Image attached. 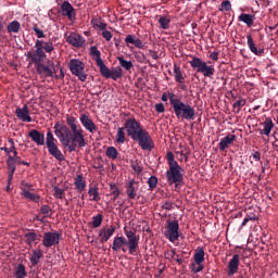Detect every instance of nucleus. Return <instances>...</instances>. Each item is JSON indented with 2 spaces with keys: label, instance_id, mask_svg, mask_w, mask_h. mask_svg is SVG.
Here are the masks:
<instances>
[{
  "label": "nucleus",
  "instance_id": "obj_1",
  "mask_svg": "<svg viewBox=\"0 0 278 278\" xmlns=\"http://www.w3.org/2000/svg\"><path fill=\"white\" fill-rule=\"evenodd\" d=\"M66 125H60V122L54 124V134L59 138L61 144L68 149L70 153L76 151L77 147L84 149L86 147V131L81 126L77 125V117L73 115H65Z\"/></svg>",
  "mask_w": 278,
  "mask_h": 278
},
{
  "label": "nucleus",
  "instance_id": "obj_2",
  "mask_svg": "<svg viewBox=\"0 0 278 278\" xmlns=\"http://www.w3.org/2000/svg\"><path fill=\"white\" fill-rule=\"evenodd\" d=\"M124 233L126 236H115L113 239L112 251L118 253H129V255H136L138 253V247L140 244V235H137L135 230L124 228Z\"/></svg>",
  "mask_w": 278,
  "mask_h": 278
},
{
  "label": "nucleus",
  "instance_id": "obj_3",
  "mask_svg": "<svg viewBox=\"0 0 278 278\" xmlns=\"http://www.w3.org/2000/svg\"><path fill=\"white\" fill-rule=\"evenodd\" d=\"M89 51L92 60H94L97 66L100 68V75H102V77L105 79H113V81H118V79L123 77V68L115 67L110 70L105 66V62L101 59V51H99L97 46L90 47Z\"/></svg>",
  "mask_w": 278,
  "mask_h": 278
},
{
  "label": "nucleus",
  "instance_id": "obj_4",
  "mask_svg": "<svg viewBox=\"0 0 278 278\" xmlns=\"http://www.w3.org/2000/svg\"><path fill=\"white\" fill-rule=\"evenodd\" d=\"M169 103L174 110L176 118H182L185 121H194L195 111L189 103H184L181 99L176 98L175 93L168 92L167 94Z\"/></svg>",
  "mask_w": 278,
  "mask_h": 278
},
{
  "label": "nucleus",
  "instance_id": "obj_5",
  "mask_svg": "<svg viewBox=\"0 0 278 278\" xmlns=\"http://www.w3.org/2000/svg\"><path fill=\"white\" fill-rule=\"evenodd\" d=\"M166 160L169 167L166 172L168 184H176V186L181 184V181H184V168H181L179 163L175 161V154H173V152H167Z\"/></svg>",
  "mask_w": 278,
  "mask_h": 278
},
{
  "label": "nucleus",
  "instance_id": "obj_6",
  "mask_svg": "<svg viewBox=\"0 0 278 278\" xmlns=\"http://www.w3.org/2000/svg\"><path fill=\"white\" fill-rule=\"evenodd\" d=\"M28 60H30V64H35L37 74L40 75V77L47 78L55 75L53 61H48V64L45 65L42 61L47 60L46 58L28 56Z\"/></svg>",
  "mask_w": 278,
  "mask_h": 278
},
{
  "label": "nucleus",
  "instance_id": "obj_7",
  "mask_svg": "<svg viewBox=\"0 0 278 278\" xmlns=\"http://www.w3.org/2000/svg\"><path fill=\"white\" fill-rule=\"evenodd\" d=\"M189 64L191 68H193V71H195L197 73H201L203 77H208L210 79H212V77H214V74L216 73L214 65H208L212 64V62H205L199 56H192V60L189 61Z\"/></svg>",
  "mask_w": 278,
  "mask_h": 278
},
{
  "label": "nucleus",
  "instance_id": "obj_8",
  "mask_svg": "<svg viewBox=\"0 0 278 278\" xmlns=\"http://www.w3.org/2000/svg\"><path fill=\"white\" fill-rule=\"evenodd\" d=\"M46 147L48 149V153L52 155L54 160H58V162H64V154L58 147V139H55L51 129H48L46 135Z\"/></svg>",
  "mask_w": 278,
  "mask_h": 278
},
{
  "label": "nucleus",
  "instance_id": "obj_9",
  "mask_svg": "<svg viewBox=\"0 0 278 278\" xmlns=\"http://www.w3.org/2000/svg\"><path fill=\"white\" fill-rule=\"evenodd\" d=\"M35 52L29 51L26 58H46L47 53H53L54 47L52 41L37 39L35 42Z\"/></svg>",
  "mask_w": 278,
  "mask_h": 278
},
{
  "label": "nucleus",
  "instance_id": "obj_10",
  "mask_svg": "<svg viewBox=\"0 0 278 278\" xmlns=\"http://www.w3.org/2000/svg\"><path fill=\"white\" fill-rule=\"evenodd\" d=\"M132 140H136L142 151H152L155 148V142H153V138L146 129L140 130L138 135H136Z\"/></svg>",
  "mask_w": 278,
  "mask_h": 278
},
{
  "label": "nucleus",
  "instance_id": "obj_11",
  "mask_svg": "<svg viewBox=\"0 0 278 278\" xmlns=\"http://www.w3.org/2000/svg\"><path fill=\"white\" fill-rule=\"evenodd\" d=\"M68 68L72 75L78 77L80 81H86L88 79V74H86V64L78 59H72L68 63Z\"/></svg>",
  "mask_w": 278,
  "mask_h": 278
},
{
  "label": "nucleus",
  "instance_id": "obj_12",
  "mask_svg": "<svg viewBox=\"0 0 278 278\" xmlns=\"http://www.w3.org/2000/svg\"><path fill=\"white\" fill-rule=\"evenodd\" d=\"M124 128L126 129L128 136L134 139L140 131L143 130L142 125L140 122L136 121V117L130 116L124 123Z\"/></svg>",
  "mask_w": 278,
  "mask_h": 278
},
{
  "label": "nucleus",
  "instance_id": "obj_13",
  "mask_svg": "<svg viewBox=\"0 0 278 278\" xmlns=\"http://www.w3.org/2000/svg\"><path fill=\"white\" fill-rule=\"evenodd\" d=\"M164 236L165 238H167V240H169V242H173V244H175V242L179 240V222H169L166 226Z\"/></svg>",
  "mask_w": 278,
  "mask_h": 278
},
{
  "label": "nucleus",
  "instance_id": "obj_14",
  "mask_svg": "<svg viewBox=\"0 0 278 278\" xmlns=\"http://www.w3.org/2000/svg\"><path fill=\"white\" fill-rule=\"evenodd\" d=\"M60 238H62V233L59 231L45 232L42 237V244L46 249L58 247V244H60Z\"/></svg>",
  "mask_w": 278,
  "mask_h": 278
},
{
  "label": "nucleus",
  "instance_id": "obj_15",
  "mask_svg": "<svg viewBox=\"0 0 278 278\" xmlns=\"http://www.w3.org/2000/svg\"><path fill=\"white\" fill-rule=\"evenodd\" d=\"M66 42H68V45H72V47H76L77 49H79V47H84V45H86V39L77 33H70L66 38Z\"/></svg>",
  "mask_w": 278,
  "mask_h": 278
},
{
  "label": "nucleus",
  "instance_id": "obj_16",
  "mask_svg": "<svg viewBox=\"0 0 278 278\" xmlns=\"http://www.w3.org/2000/svg\"><path fill=\"white\" fill-rule=\"evenodd\" d=\"M79 121L83 125V127L89 131V134H94L97 130V124L90 118V115L81 114L79 117Z\"/></svg>",
  "mask_w": 278,
  "mask_h": 278
},
{
  "label": "nucleus",
  "instance_id": "obj_17",
  "mask_svg": "<svg viewBox=\"0 0 278 278\" xmlns=\"http://www.w3.org/2000/svg\"><path fill=\"white\" fill-rule=\"evenodd\" d=\"M140 188V184L134 179L129 180L126 185V194L128 199H136L138 197V189Z\"/></svg>",
  "mask_w": 278,
  "mask_h": 278
},
{
  "label": "nucleus",
  "instance_id": "obj_18",
  "mask_svg": "<svg viewBox=\"0 0 278 278\" xmlns=\"http://www.w3.org/2000/svg\"><path fill=\"white\" fill-rule=\"evenodd\" d=\"M261 128L258 131L261 136H270V132L273 129H275V123L273 122V118L266 117L264 122L260 123Z\"/></svg>",
  "mask_w": 278,
  "mask_h": 278
},
{
  "label": "nucleus",
  "instance_id": "obj_19",
  "mask_svg": "<svg viewBox=\"0 0 278 278\" xmlns=\"http://www.w3.org/2000/svg\"><path fill=\"white\" fill-rule=\"evenodd\" d=\"M15 114L20 121L23 123H31V116L29 115V106L27 104H24V106L17 108L15 110Z\"/></svg>",
  "mask_w": 278,
  "mask_h": 278
},
{
  "label": "nucleus",
  "instance_id": "obj_20",
  "mask_svg": "<svg viewBox=\"0 0 278 278\" xmlns=\"http://www.w3.org/2000/svg\"><path fill=\"white\" fill-rule=\"evenodd\" d=\"M240 268V255L235 254L228 263V277H233Z\"/></svg>",
  "mask_w": 278,
  "mask_h": 278
},
{
  "label": "nucleus",
  "instance_id": "obj_21",
  "mask_svg": "<svg viewBox=\"0 0 278 278\" xmlns=\"http://www.w3.org/2000/svg\"><path fill=\"white\" fill-rule=\"evenodd\" d=\"M115 232H116V227H114V226L100 229V231H99L100 242L102 244L104 242H108V240H110V238L113 237Z\"/></svg>",
  "mask_w": 278,
  "mask_h": 278
},
{
  "label": "nucleus",
  "instance_id": "obj_22",
  "mask_svg": "<svg viewBox=\"0 0 278 278\" xmlns=\"http://www.w3.org/2000/svg\"><path fill=\"white\" fill-rule=\"evenodd\" d=\"M0 151H3L7 153L8 157L10 155H18V151L16 150V144L14 143V139L8 138L7 142L4 143V147L0 148Z\"/></svg>",
  "mask_w": 278,
  "mask_h": 278
},
{
  "label": "nucleus",
  "instance_id": "obj_23",
  "mask_svg": "<svg viewBox=\"0 0 278 278\" xmlns=\"http://www.w3.org/2000/svg\"><path fill=\"white\" fill-rule=\"evenodd\" d=\"M61 14L62 16H67L70 21H73V18H75V9L71 4V2H63V4L61 5Z\"/></svg>",
  "mask_w": 278,
  "mask_h": 278
},
{
  "label": "nucleus",
  "instance_id": "obj_24",
  "mask_svg": "<svg viewBox=\"0 0 278 278\" xmlns=\"http://www.w3.org/2000/svg\"><path fill=\"white\" fill-rule=\"evenodd\" d=\"M28 136L31 138L35 144H38V147H42V144H45V134L38 131L37 129L30 130Z\"/></svg>",
  "mask_w": 278,
  "mask_h": 278
},
{
  "label": "nucleus",
  "instance_id": "obj_25",
  "mask_svg": "<svg viewBox=\"0 0 278 278\" xmlns=\"http://www.w3.org/2000/svg\"><path fill=\"white\" fill-rule=\"evenodd\" d=\"M233 142H236V135H227L222 138L218 144L219 151H225V149H228L229 144H233Z\"/></svg>",
  "mask_w": 278,
  "mask_h": 278
},
{
  "label": "nucleus",
  "instance_id": "obj_26",
  "mask_svg": "<svg viewBox=\"0 0 278 278\" xmlns=\"http://www.w3.org/2000/svg\"><path fill=\"white\" fill-rule=\"evenodd\" d=\"M247 40H248V47L250 51L254 53V55H264V49L262 48L257 49V47L255 46V41H253V36L251 34L247 36Z\"/></svg>",
  "mask_w": 278,
  "mask_h": 278
},
{
  "label": "nucleus",
  "instance_id": "obj_27",
  "mask_svg": "<svg viewBox=\"0 0 278 278\" xmlns=\"http://www.w3.org/2000/svg\"><path fill=\"white\" fill-rule=\"evenodd\" d=\"M126 45H134L137 49H144V43L140 40V38H136L134 35H128L125 38Z\"/></svg>",
  "mask_w": 278,
  "mask_h": 278
},
{
  "label": "nucleus",
  "instance_id": "obj_28",
  "mask_svg": "<svg viewBox=\"0 0 278 278\" xmlns=\"http://www.w3.org/2000/svg\"><path fill=\"white\" fill-rule=\"evenodd\" d=\"M26 238V243L28 244V247H31V244H38V242H40V238H42V236H40L39 233L36 232H27L25 235Z\"/></svg>",
  "mask_w": 278,
  "mask_h": 278
},
{
  "label": "nucleus",
  "instance_id": "obj_29",
  "mask_svg": "<svg viewBox=\"0 0 278 278\" xmlns=\"http://www.w3.org/2000/svg\"><path fill=\"white\" fill-rule=\"evenodd\" d=\"M193 260H194L195 264H198V265L203 264V262H205V250H203V248H201V247H198L195 249Z\"/></svg>",
  "mask_w": 278,
  "mask_h": 278
},
{
  "label": "nucleus",
  "instance_id": "obj_30",
  "mask_svg": "<svg viewBox=\"0 0 278 278\" xmlns=\"http://www.w3.org/2000/svg\"><path fill=\"white\" fill-rule=\"evenodd\" d=\"M91 25L93 29H100V31L108 28V24L103 22V18H101V16L91 18Z\"/></svg>",
  "mask_w": 278,
  "mask_h": 278
},
{
  "label": "nucleus",
  "instance_id": "obj_31",
  "mask_svg": "<svg viewBox=\"0 0 278 278\" xmlns=\"http://www.w3.org/2000/svg\"><path fill=\"white\" fill-rule=\"evenodd\" d=\"M239 21H241V23H245L248 27H253V23H255V15L242 13L239 15Z\"/></svg>",
  "mask_w": 278,
  "mask_h": 278
},
{
  "label": "nucleus",
  "instance_id": "obj_32",
  "mask_svg": "<svg viewBox=\"0 0 278 278\" xmlns=\"http://www.w3.org/2000/svg\"><path fill=\"white\" fill-rule=\"evenodd\" d=\"M74 185L78 192H84V190H86V179H84V175H77Z\"/></svg>",
  "mask_w": 278,
  "mask_h": 278
},
{
  "label": "nucleus",
  "instance_id": "obj_33",
  "mask_svg": "<svg viewBox=\"0 0 278 278\" xmlns=\"http://www.w3.org/2000/svg\"><path fill=\"white\" fill-rule=\"evenodd\" d=\"M244 105H247V99L239 97L238 100L232 104V111L235 114H240Z\"/></svg>",
  "mask_w": 278,
  "mask_h": 278
},
{
  "label": "nucleus",
  "instance_id": "obj_34",
  "mask_svg": "<svg viewBox=\"0 0 278 278\" xmlns=\"http://www.w3.org/2000/svg\"><path fill=\"white\" fill-rule=\"evenodd\" d=\"M174 77H175V81H177V84H184L185 81V77H184V73L181 72V67L179 65H177V63L174 64Z\"/></svg>",
  "mask_w": 278,
  "mask_h": 278
},
{
  "label": "nucleus",
  "instance_id": "obj_35",
  "mask_svg": "<svg viewBox=\"0 0 278 278\" xmlns=\"http://www.w3.org/2000/svg\"><path fill=\"white\" fill-rule=\"evenodd\" d=\"M16 164H23L21 156H18V154H13V156L9 155V157L7 159V166H13L16 169Z\"/></svg>",
  "mask_w": 278,
  "mask_h": 278
},
{
  "label": "nucleus",
  "instance_id": "obj_36",
  "mask_svg": "<svg viewBox=\"0 0 278 278\" xmlns=\"http://www.w3.org/2000/svg\"><path fill=\"white\" fill-rule=\"evenodd\" d=\"M7 31L9 34H18V31H21V23L18 21H13L9 23Z\"/></svg>",
  "mask_w": 278,
  "mask_h": 278
},
{
  "label": "nucleus",
  "instance_id": "obj_37",
  "mask_svg": "<svg viewBox=\"0 0 278 278\" xmlns=\"http://www.w3.org/2000/svg\"><path fill=\"white\" fill-rule=\"evenodd\" d=\"M41 258H42V250H35L33 251V255L30 257V264H33V266H38Z\"/></svg>",
  "mask_w": 278,
  "mask_h": 278
},
{
  "label": "nucleus",
  "instance_id": "obj_38",
  "mask_svg": "<svg viewBox=\"0 0 278 278\" xmlns=\"http://www.w3.org/2000/svg\"><path fill=\"white\" fill-rule=\"evenodd\" d=\"M24 199H28V201H33L34 203H40V195L31 193L30 191H25V193H21Z\"/></svg>",
  "mask_w": 278,
  "mask_h": 278
},
{
  "label": "nucleus",
  "instance_id": "obj_39",
  "mask_svg": "<svg viewBox=\"0 0 278 278\" xmlns=\"http://www.w3.org/2000/svg\"><path fill=\"white\" fill-rule=\"evenodd\" d=\"M117 60L119 62V66L125 68V71H131V68H134V63L131 61H127L123 56H118Z\"/></svg>",
  "mask_w": 278,
  "mask_h": 278
},
{
  "label": "nucleus",
  "instance_id": "obj_40",
  "mask_svg": "<svg viewBox=\"0 0 278 278\" xmlns=\"http://www.w3.org/2000/svg\"><path fill=\"white\" fill-rule=\"evenodd\" d=\"M88 194H89V197H92L91 201H96V202L101 201V197L99 195L98 187H90Z\"/></svg>",
  "mask_w": 278,
  "mask_h": 278
},
{
  "label": "nucleus",
  "instance_id": "obj_41",
  "mask_svg": "<svg viewBox=\"0 0 278 278\" xmlns=\"http://www.w3.org/2000/svg\"><path fill=\"white\" fill-rule=\"evenodd\" d=\"M15 277L16 278H26L27 271L25 270V265L20 264L15 269Z\"/></svg>",
  "mask_w": 278,
  "mask_h": 278
},
{
  "label": "nucleus",
  "instance_id": "obj_42",
  "mask_svg": "<svg viewBox=\"0 0 278 278\" xmlns=\"http://www.w3.org/2000/svg\"><path fill=\"white\" fill-rule=\"evenodd\" d=\"M159 24L161 25L162 29H168L170 27V17H168V16H161L159 18Z\"/></svg>",
  "mask_w": 278,
  "mask_h": 278
},
{
  "label": "nucleus",
  "instance_id": "obj_43",
  "mask_svg": "<svg viewBox=\"0 0 278 278\" xmlns=\"http://www.w3.org/2000/svg\"><path fill=\"white\" fill-rule=\"evenodd\" d=\"M116 142H118V144H125V127L117 129Z\"/></svg>",
  "mask_w": 278,
  "mask_h": 278
},
{
  "label": "nucleus",
  "instance_id": "obj_44",
  "mask_svg": "<svg viewBox=\"0 0 278 278\" xmlns=\"http://www.w3.org/2000/svg\"><path fill=\"white\" fill-rule=\"evenodd\" d=\"M102 223H103V215L102 214H98V215L92 217L91 225H92L93 229H97V228L101 227Z\"/></svg>",
  "mask_w": 278,
  "mask_h": 278
},
{
  "label": "nucleus",
  "instance_id": "obj_45",
  "mask_svg": "<svg viewBox=\"0 0 278 278\" xmlns=\"http://www.w3.org/2000/svg\"><path fill=\"white\" fill-rule=\"evenodd\" d=\"M106 156L110 157V160H116V157H118V150H116V148L114 147H109L106 148Z\"/></svg>",
  "mask_w": 278,
  "mask_h": 278
},
{
  "label": "nucleus",
  "instance_id": "obj_46",
  "mask_svg": "<svg viewBox=\"0 0 278 278\" xmlns=\"http://www.w3.org/2000/svg\"><path fill=\"white\" fill-rule=\"evenodd\" d=\"M130 166L136 175H140V173H142V165H140L139 161H130Z\"/></svg>",
  "mask_w": 278,
  "mask_h": 278
},
{
  "label": "nucleus",
  "instance_id": "obj_47",
  "mask_svg": "<svg viewBox=\"0 0 278 278\" xmlns=\"http://www.w3.org/2000/svg\"><path fill=\"white\" fill-rule=\"evenodd\" d=\"M28 29H33L37 36V38H45V31L42 29L38 28V24H33V26L28 25Z\"/></svg>",
  "mask_w": 278,
  "mask_h": 278
},
{
  "label": "nucleus",
  "instance_id": "obj_48",
  "mask_svg": "<svg viewBox=\"0 0 278 278\" xmlns=\"http://www.w3.org/2000/svg\"><path fill=\"white\" fill-rule=\"evenodd\" d=\"M110 190L111 194L113 195V201H116V199L121 197V190H118V187L115 184L110 185Z\"/></svg>",
  "mask_w": 278,
  "mask_h": 278
},
{
  "label": "nucleus",
  "instance_id": "obj_49",
  "mask_svg": "<svg viewBox=\"0 0 278 278\" xmlns=\"http://www.w3.org/2000/svg\"><path fill=\"white\" fill-rule=\"evenodd\" d=\"M53 192H54L53 193L54 199H60V200L64 199V194H65L64 189L60 187H54Z\"/></svg>",
  "mask_w": 278,
  "mask_h": 278
},
{
  "label": "nucleus",
  "instance_id": "obj_50",
  "mask_svg": "<svg viewBox=\"0 0 278 278\" xmlns=\"http://www.w3.org/2000/svg\"><path fill=\"white\" fill-rule=\"evenodd\" d=\"M30 188H33V186L29 182L23 180L20 186V189L22 190L21 194H25V192H29Z\"/></svg>",
  "mask_w": 278,
  "mask_h": 278
},
{
  "label": "nucleus",
  "instance_id": "obj_51",
  "mask_svg": "<svg viewBox=\"0 0 278 278\" xmlns=\"http://www.w3.org/2000/svg\"><path fill=\"white\" fill-rule=\"evenodd\" d=\"M223 10H225V12H229L231 10V2L229 0L222 2L219 11L223 12Z\"/></svg>",
  "mask_w": 278,
  "mask_h": 278
},
{
  "label": "nucleus",
  "instance_id": "obj_52",
  "mask_svg": "<svg viewBox=\"0 0 278 278\" xmlns=\"http://www.w3.org/2000/svg\"><path fill=\"white\" fill-rule=\"evenodd\" d=\"M176 255H177V253L175 252V249L168 250L165 252V260L173 262V260H175Z\"/></svg>",
  "mask_w": 278,
  "mask_h": 278
},
{
  "label": "nucleus",
  "instance_id": "obj_53",
  "mask_svg": "<svg viewBox=\"0 0 278 278\" xmlns=\"http://www.w3.org/2000/svg\"><path fill=\"white\" fill-rule=\"evenodd\" d=\"M148 184H149V188L151 190H154V188H157V177L155 176H151L148 180Z\"/></svg>",
  "mask_w": 278,
  "mask_h": 278
},
{
  "label": "nucleus",
  "instance_id": "obj_54",
  "mask_svg": "<svg viewBox=\"0 0 278 278\" xmlns=\"http://www.w3.org/2000/svg\"><path fill=\"white\" fill-rule=\"evenodd\" d=\"M8 170H9L8 181L10 185V184H12V179L14 178V173L16 172V168H14L12 165H10V166H8Z\"/></svg>",
  "mask_w": 278,
  "mask_h": 278
},
{
  "label": "nucleus",
  "instance_id": "obj_55",
  "mask_svg": "<svg viewBox=\"0 0 278 278\" xmlns=\"http://www.w3.org/2000/svg\"><path fill=\"white\" fill-rule=\"evenodd\" d=\"M102 37L106 40V42H110L112 40V33L108 30V28L102 29Z\"/></svg>",
  "mask_w": 278,
  "mask_h": 278
},
{
  "label": "nucleus",
  "instance_id": "obj_56",
  "mask_svg": "<svg viewBox=\"0 0 278 278\" xmlns=\"http://www.w3.org/2000/svg\"><path fill=\"white\" fill-rule=\"evenodd\" d=\"M40 212L41 214H43V216H49V213L51 212V206L47 204L41 205Z\"/></svg>",
  "mask_w": 278,
  "mask_h": 278
},
{
  "label": "nucleus",
  "instance_id": "obj_57",
  "mask_svg": "<svg viewBox=\"0 0 278 278\" xmlns=\"http://www.w3.org/2000/svg\"><path fill=\"white\" fill-rule=\"evenodd\" d=\"M154 108L159 114H164V112H166V106H164V103H157L154 105Z\"/></svg>",
  "mask_w": 278,
  "mask_h": 278
},
{
  "label": "nucleus",
  "instance_id": "obj_58",
  "mask_svg": "<svg viewBox=\"0 0 278 278\" xmlns=\"http://www.w3.org/2000/svg\"><path fill=\"white\" fill-rule=\"evenodd\" d=\"M177 155L179 162H188V155H186L184 151L177 152Z\"/></svg>",
  "mask_w": 278,
  "mask_h": 278
},
{
  "label": "nucleus",
  "instance_id": "obj_59",
  "mask_svg": "<svg viewBox=\"0 0 278 278\" xmlns=\"http://www.w3.org/2000/svg\"><path fill=\"white\" fill-rule=\"evenodd\" d=\"M161 207H162V210L170 211V210H173V202L165 201V202L162 203Z\"/></svg>",
  "mask_w": 278,
  "mask_h": 278
},
{
  "label": "nucleus",
  "instance_id": "obj_60",
  "mask_svg": "<svg viewBox=\"0 0 278 278\" xmlns=\"http://www.w3.org/2000/svg\"><path fill=\"white\" fill-rule=\"evenodd\" d=\"M249 220H257V217L253 216V217H245L241 224V227H247V223H249Z\"/></svg>",
  "mask_w": 278,
  "mask_h": 278
},
{
  "label": "nucleus",
  "instance_id": "obj_61",
  "mask_svg": "<svg viewBox=\"0 0 278 278\" xmlns=\"http://www.w3.org/2000/svg\"><path fill=\"white\" fill-rule=\"evenodd\" d=\"M253 160H255V162H260V160H262V153H260V151H256L252 154Z\"/></svg>",
  "mask_w": 278,
  "mask_h": 278
},
{
  "label": "nucleus",
  "instance_id": "obj_62",
  "mask_svg": "<svg viewBox=\"0 0 278 278\" xmlns=\"http://www.w3.org/2000/svg\"><path fill=\"white\" fill-rule=\"evenodd\" d=\"M218 52L214 51L210 54V59L213 60L214 62H218Z\"/></svg>",
  "mask_w": 278,
  "mask_h": 278
},
{
  "label": "nucleus",
  "instance_id": "obj_63",
  "mask_svg": "<svg viewBox=\"0 0 278 278\" xmlns=\"http://www.w3.org/2000/svg\"><path fill=\"white\" fill-rule=\"evenodd\" d=\"M194 273H201V270H203V265L202 264H200V265H198V267L197 268H194L193 267V269H192Z\"/></svg>",
  "mask_w": 278,
  "mask_h": 278
},
{
  "label": "nucleus",
  "instance_id": "obj_64",
  "mask_svg": "<svg viewBox=\"0 0 278 278\" xmlns=\"http://www.w3.org/2000/svg\"><path fill=\"white\" fill-rule=\"evenodd\" d=\"M175 260H176L177 264H179V265L184 264V260L179 258V255H177V254H176V258Z\"/></svg>",
  "mask_w": 278,
  "mask_h": 278
}]
</instances>
